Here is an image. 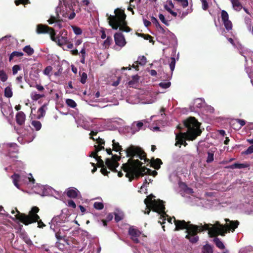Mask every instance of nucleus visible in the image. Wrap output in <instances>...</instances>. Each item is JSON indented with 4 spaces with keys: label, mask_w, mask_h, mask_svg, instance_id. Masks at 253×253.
<instances>
[{
    "label": "nucleus",
    "mask_w": 253,
    "mask_h": 253,
    "mask_svg": "<svg viewBox=\"0 0 253 253\" xmlns=\"http://www.w3.org/2000/svg\"><path fill=\"white\" fill-rule=\"evenodd\" d=\"M115 44L121 47H124L126 44V41L124 36L122 33L117 32L114 36Z\"/></svg>",
    "instance_id": "ddd939ff"
},
{
    "label": "nucleus",
    "mask_w": 253,
    "mask_h": 253,
    "mask_svg": "<svg viewBox=\"0 0 253 253\" xmlns=\"http://www.w3.org/2000/svg\"><path fill=\"white\" fill-rule=\"evenodd\" d=\"M202 3V8L204 10L208 9L209 7V4L206 0H201Z\"/></svg>",
    "instance_id": "5fc2aeb1"
},
{
    "label": "nucleus",
    "mask_w": 253,
    "mask_h": 253,
    "mask_svg": "<svg viewBox=\"0 0 253 253\" xmlns=\"http://www.w3.org/2000/svg\"><path fill=\"white\" fill-rule=\"evenodd\" d=\"M79 244V242H78V241L73 238H71V247H72V248H76V246H74V245H78Z\"/></svg>",
    "instance_id": "0e129e2a"
},
{
    "label": "nucleus",
    "mask_w": 253,
    "mask_h": 253,
    "mask_svg": "<svg viewBox=\"0 0 253 253\" xmlns=\"http://www.w3.org/2000/svg\"><path fill=\"white\" fill-rule=\"evenodd\" d=\"M24 241L29 246L33 245V242L28 237H25L24 238Z\"/></svg>",
    "instance_id": "680f3d73"
},
{
    "label": "nucleus",
    "mask_w": 253,
    "mask_h": 253,
    "mask_svg": "<svg viewBox=\"0 0 253 253\" xmlns=\"http://www.w3.org/2000/svg\"><path fill=\"white\" fill-rule=\"evenodd\" d=\"M93 207L96 210H101L104 208V205L101 202H96L93 204Z\"/></svg>",
    "instance_id": "a19ab883"
},
{
    "label": "nucleus",
    "mask_w": 253,
    "mask_h": 253,
    "mask_svg": "<svg viewBox=\"0 0 253 253\" xmlns=\"http://www.w3.org/2000/svg\"><path fill=\"white\" fill-rule=\"evenodd\" d=\"M253 153V145L249 146L248 149L243 152L246 155L251 154Z\"/></svg>",
    "instance_id": "603ef678"
},
{
    "label": "nucleus",
    "mask_w": 253,
    "mask_h": 253,
    "mask_svg": "<svg viewBox=\"0 0 253 253\" xmlns=\"http://www.w3.org/2000/svg\"><path fill=\"white\" fill-rule=\"evenodd\" d=\"M112 143L113 150L116 152H119L120 154L122 155L121 152L124 151V150H123L122 146L120 145L119 142H116L114 139L112 140Z\"/></svg>",
    "instance_id": "5701e85b"
},
{
    "label": "nucleus",
    "mask_w": 253,
    "mask_h": 253,
    "mask_svg": "<svg viewBox=\"0 0 253 253\" xmlns=\"http://www.w3.org/2000/svg\"><path fill=\"white\" fill-rule=\"evenodd\" d=\"M214 243L215 244L216 247L220 249H224L225 246L223 243L220 240V239L217 237L213 239Z\"/></svg>",
    "instance_id": "7c9ffc66"
},
{
    "label": "nucleus",
    "mask_w": 253,
    "mask_h": 253,
    "mask_svg": "<svg viewBox=\"0 0 253 253\" xmlns=\"http://www.w3.org/2000/svg\"><path fill=\"white\" fill-rule=\"evenodd\" d=\"M171 83L169 82H162L159 84V86L163 88H168L170 86Z\"/></svg>",
    "instance_id": "de8ad7c7"
},
{
    "label": "nucleus",
    "mask_w": 253,
    "mask_h": 253,
    "mask_svg": "<svg viewBox=\"0 0 253 253\" xmlns=\"http://www.w3.org/2000/svg\"><path fill=\"white\" fill-rule=\"evenodd\" d=\"M225 29L228 31H230L232 29V23L229 20L223 22Z\"/></svg>",
    "instance_id": "e433bc0d"
},
{
    "label": "nucleus",
    "mask_w": 253,
    "mask_h": 253,
    "mask_svg": "<svg viewBox=\"0 0 253 253\" xmlns=\"http://www.w3.org/2000/svg\"><path fill=\"white\" fill-rule=\"evenodd\" d=\"M139 80V76L137 75H134L132 76V80L129 81L128 83V84L131 86L133 87V85L136 84L138 83V81Z\"/></svg>",
    "instance_id": "393cba45"
},
{
    "label": "nucleus",
    "mask_w": 253,
    "mask_h": 253,
    "mask_svg": "<svg viewBox=\"0 0 253 253\" xmlns=\"http://www.w3.org/2000/svg\"><path fill=\"white\" fill-rule=\"evenodd\" d=\"M221 19L222 22H224L225 21H227L229 20V15L228 13L224 10H222L221 11Z\"/></svg>",
    "instance_id": "ea45409f"
},
{
    "label": "nucleus",
    "mask_w": 253,
    "mask_h": 253,
    "mask_svg": "<svg viewBox=\"0 0 253 253\" xmlns=\"http://www.w3.org/2000/svg\"><path fill=\"white\" fill-rule=\"evenodd\" d=\"M35 87L40 91H43L44 90L43 86L41 84H37Z\"/></svg>",
    "instance_id": "338daca9"
},
{
    "label": "nucleus",
    "mask_w": 253,
    "mask_h": 253,
    "mask_svg": "<svg viewBox=\"0 0 253 253\" xmlns=\"http://www.w3.org/2000/svg\"><path fill=\"white\" fill-rule=\"evenodd\" d=\"M39 209L37 207H34L29 211V214L27 215L23 213H21L16 209L17 212L15 217L16 219L21 223L27 225L32 223L37 222L39 219L40 216L37 214L39 211Z\"/></svg>",
    "instance_id": "0eeeda50"
},
{
    "label": "nucleus",
    "mask_w": 253,
    "mask_h": 253,
    "mask_svg": "<svg viewBox=\"0 0 253 253\" xmlns=\"http://www.w3.org/2000/svg\"><path fill=\"white\" fill-rule=\"evenodd\" d=\"M112 42V38L110 37H108L107 38V39L103 42V46L106 48H108L109 46H110V45L111 44V43Z\"/></svg>",
    "instance_id": "58836bf2"
},
{
    "label": "nucleus",
    "mask_w": 253,
    "mask_h": 253,
    "mask_svg": "<svg viewBox=\"0 0 253 253\" xmlns=\"http://www.w3.org/2000/svg\"><path fill=\"white\" fill-rule=\"evenodd\" d=\"M139 170V171H140V174H143V175H141L140 176H139L138 177H136V176H135V175H133V173H130V175H129L128 176H126V177L128 178L129 179V181L130 182V181H132L134 179H138L140 177H142V176H143L144 175H146V174H149V175H151V173L152 172V170L149 169H147V168H146L145 166H142V165H141V166L139 167V168L138 169ZM137 174H136V175Z\"/></svg>",
    "instance_id": "9d476101"
},
{
    "label": "nucleus",
    "mask_w": 253,
    "mask_h": 253,
    "mask_svg": "<svg viewBox=\"0 0 253 253\" xmlns=\"http://www.w3.org/2000/svg\"><path fill=\"white\" fill-rule=\"evenodd\" d=\"M100 171L102 173V174H103L104 175H107V176L108 175V173H110V171H108L107 170V168H106V166L103 167H101V169L100 170Z\"/></svg>",
    "instance_id": "4d7b16f0"
},
{
    "label": "nucleus",
    "mask_w": 253,
    "mask_h": 253,
    "mask_svg": "<svg viewBox=\"0 0 253 253\" xmlns=\"http://www.w3.org/2000/svg\"><path fill=\"white\" fill-rule=\"evenodd\" d=\"M0 108L1 112L4 116H7L12 112L11 108L6 104V103L2 101L0 103Z\"/></svg>",
    "instance_id": "aec40b11"
},
{
    "label": "nucleus",
    "mask_w": 253,
    "mask_h": 253,
    "mask_svg": "<svg viewBox=\"0 0 253 253\" xmlns=\"http://www.w3.org/2000/svg\"><path fill=\"white\" fill-rule=\"evenodd\" d=\"M67 105L72 108H75L77 106V103L72 99H67L66 100Z\"/></svg>",
    "instance_id": "f704fd0d"
},
{
    "label": "nucleus",
    "mask_w": 253,
    "mask_h": 253,
    "mask_svg": "<svg viewBox=\"0 0 253 253\" xmlns=\"http://www.w3.org/2000/svg\"><path fill=\"white\" fill-rule=\"evenodd\" d=\"M37 32L38 34L48 33L52 41H55V32L53 28L48 27L47 25L39 24L37 27Z\"/></svg>",
    "instance_id": "6e6552de"
},
{
    "label": "nucleus",
    "mask_w": 253,
    "mask_h": 253,
    "mask_svg": "<svg viewBox=\"0 0 253 253\" xmlns=\"http://www.w3.org/2000/svg\"><path fill=\"white\" fill-rule=\"evenodd\" d=\"M203 101V99L202 98H197L195 99L194 102L195 103H197L198 104L197 105V107H201L202 106V102Z\"/></svg>",
    "instance_id": "e2e57ef3"
},
{
    "label": "nucleus",
    "mask_w": 253,
    "mask_h": 253,
    "mask_svg": "<svg viewBox=\"0 0 253 253\" xmlns=\"http://www.w3.org/2000/svg\"><path fill=\"white\" fill-rule=\"evenodd\" d=\"M155 196L153 194H150L147 197L144 201V204L146 205V207L149 206L151 207L152 210L161 214V218L166 220V217H168V215L165 212V206L164 204V202L162 200L158 199L156 200H153Z\"/></svg>",
    "instance_id": "39448f33"
},
{
    "label": "nucleus",
    "mask_w": 253,
    "mask_h": 253,
    "mask_svg": "<svg viewBox=\"0 0 253 253\" xmlns=\"http://www.w3.org/2000/svg\"><path fill=\"white\" fill-rule=\"evenodd\" d=\"M183 124L187 128V131L180 132L176 135V146L180 144L186 146L187 143L184 139L193 141L202 133V130L200 128L201 124L194 117H190L183 121Z\"/></svg>",
    "instance_id": "f03ea898"
},
{
    "label": "nucleus",
    "mask_w": 253,
    "mask_h": 253,
    "mask_svg": "<svg viewBox=\"0 0 253 253\" xmlns=\"http://www.w3.org/2000/svg\"><path fill=\"white\" fill-rule=\"evenodd\" d=\"M60 16L58 13L56 14V16H51L50 18L48 20V23L49 24H52L54 23H57V22L59 21Z\"/></svg>",
    "instance_id": "c85d7f7f"
},
{
    "label": "nucleus",
    "mask_w": 253,
    "mask_h": 253,
    "mask_svg": "<svg viewBox=\"0 0 253 253\" xmlns=\"http://www.w3.org/2000/svg\"><path fill=\"white\" fill-rule=\"evenodd\" d=\"M148 162L150 163L151 167L157 170H158L160 168L161 165L163 164L162 160L159 158L155 159L154 158H152L151 160H149Z\"/></svg>",
    "instance_id": "6ab92c4d"
},
{
    "label": "nucleus",
    "mask_w": 253,
    "mask_h": 253,
    "mask_svg": "<svg viewBox=\"0 0 253 253\" xmlns=\"http://www.w3.org/2000/svg\"><path fill=\"white\" fill-rule=\"evenodd\" d=\"M159 17L160 19L161 20V21L164 24H165L166 25H169L168 21L165 19V16H164V15L163 14H161V13L159 14Z\"/></svg>",
    "instance_id": "6e6d98bb"
},
{
    "label": "nucleus",
    "mask_w": 253,
    "mask_h": 253,
    "mask_svg": "<svg viewBox=\"0 0 253 253\" xmlns=\"http://www.w3.org/2000/svg\"><path fill=\"white\" fill-rule=\"evenodd\" d=\"M55 237L58 241H60L62 239H64L66 237V235L64 233V232L62 231V229H60L59 231L55 233Z\"/></svg>",
    "instance_id": "c756f323"
},
{
    "label": "nucleus",
    "mask_w": 253,
    "mask_h": 253,
    "mask_svg": "<svg viewBox=\"0 0 253 253\" xmlns=\"http://www.w3.org/2000/svg\"><path fill=\"white\" fill-rule=\"evenodd\" d=\"M72 28L76 35H80L82 34V30L79 27H77L76 26H72Z\"/></svg>",
    "instance_id": "79ce46f5"
},
{
    "label": "nucleus",
    "mask_w": 253,
    "mask_h": 253,
    "mask_svg": "<svg viewBox=\"0 0 253 253\" xmlns=\"http://www.w3.org/2000/svg\"><path fill=\"white\" fill-rule=\"evenodd\" d=\"M11 178L13 179V182L14 184V185L17 187H19V185L18 184V182L20 181L21 179V176L19 174L17 173H14L11 176Z\"/></svg>",
    "instance_id": "b1692460"
},
{
    "label": "nucleus",
    "mask_w": 253,
    "mask_h": 253,
    "mask_svg": "<svg viewBox=\"0 0 253 253\" xmlns=\"http://www.w3.org/2000/svg\"><path fill=\"white\" fill-rule=\"evenodd\" d=\"M141 232L137 229L133 227H130L128 229V234L130 236V239L135 243H139V240L138 237H140Z\"/></svg>",
    "instance_id": "f8f14e48"
},
{
    "label": "nucleus",
    "mask_w": 253,
    "mask_h": 253,
    "mask_svg": "<svg viewBox=\"0 0 253 253\" xmlns=\"http://www.w3.org/2000/svg\"><path fill=\"white\" fill-rule=\"evenodd\" d=\"M173 217L174 218V223L175 225V231L182 229H186V231H187V229L190 228L191 225H195L191 224L190 221L186 222L184 220H176L174 217Z\"/></svg>",
    "instance_id": "1a4fd4ad"
},
{
    "label": "nucleus",
    "mask_w": 253,
    "mask_h": 253,
    "mask_svg": "<svg viewBox=\"0 0 253 253\" xmlns=\"http://www.w3.org/2000/svg\"><path fill=\"white\" fill-rule=\"evenodd\" d=\"M114 15L106 14L108 24L112 28L115 30L119 28L122 32L131 31V29L127 26V22L126 20V15L124 10L117 8L114 10Z\"/></svg>",
    "instance_id": "7ed1b4c3"
},
{
    "label": "nucleus",
    "mask_w": 253,
    "mask_h": 253,
    "mask_svg": "<svg viewBox=\"0 0 253 253\" xmlns=\"http://www.w3.org/2000/svg\"><path fill=\"white\" fill-rule=\"evenodd\" d=\"M23 51L27 53L28 56H31L34 53V49L30 45L25 46L23 48Z\"/></svg>",
    "instance_id": "bb28decb"
},
{
    "label": "nucleus",
    "mask_w": 253,
    "mask_h": 253,
    "mask_svg": "<svg viewBox=\"0 0 253 253\" xmlns=\"http://www.w3.org/2000/svg\"><path fill=\"white\" fill-rule=\"evenodd\" d=\"M66 195L69 198L75 199L80 195V193L77 189L71 187L67 190Z\"/></svg>",
    "instance_id": "a211bd4d"
},
{
    "label": "nucleus",
    "mask_w": 253,
    "mask_h": 253,
    "mask_svg": "<svg viewBox=\"0 0 253 253\" xmlns=\"http://www.w3.org/2000/svg\"><path fill=\"white\" fill-rule=\"evenodd\" d=\"M214 152L213 151H209L208 152V157L207 159V162L210 163L213 161Z\"/></svg>",
    "instance_id": "4c0bfd02"
},
{
    "label": "nucleus",
    "mask_w": 253,
    "mask_h": 253,
    "mask_svg": "<svg viewBox=\"0 0 253 253\" xmlns=\"http://www.w3.org/2000/svg\"><path fill=\"white\" fill-rule=\"evenodd\" d=\"M68 206L73 208V209H75L76 208L75 203L72 200H70L68 201Z\"/></svg>",
    "instance_id": "052dcab7"
},
{
    "label": "nucleus",
    "mask_w": 253,
    "mask_h": 253,
    "mask_svg": "<svg viewBox=\"0 0 253 253\" xmlns=\"http://www.w3.org/2000/svg\"><path fill=\"white\" fill-rule=\"evenodd\" d=\"M31 125L36 131L40 130L42 127V124L39 121H32Z\"/></svg>",
    "instance_id": "cd10ccee"
},
{
    "label": "nucleus",
    "mask_w": 253,
    "mask_h": 253,
    "mask_svg": "<svg viewBox=\"0 0 253 253\" xmlns=\"http://www.w3.org/2000/svg\"><path fill=\"white\" fill-rule=\"evenodd\" d=\"M236 121L240 125V128L246 124V121L244 120L237 119Z\"/></svg>",
    "instance_id": "13d9d810"
},
{
    "label": "nucleus",
    "mask_w": 253,
    "mask_h": 253,
    "mask_svg": "<svg viewBox=\"0 0 253 253\" xmlns=\"http://www.w3.org/2000/svg\"><path fill=\"white\" fill-rule=\"evenodd\" d=\"M165 9L168 11L169 13H170L173 16L176 17L177 14L176 12L173 11L171 8H170L168 5H165L164 6Z\"/></svg>",
    "instance_id": "c03bdc74"
},
{
    "label": "nucleus",
    "mask_w": 253,
    "mask_h": 253,
    "mask_svg": "<svg viewBox=\"0 0 253 253\" xmlns=\"http://www.w3.org/2000/svg\"><path fill=\"white\" fill-rule=\"evenodd\" d=\"M141 36L144 38V39L146 40H149L150 42H153L154 43V41L152 39V37L148 34H142Z\"/></svg>",
    "instance_id": "09e8293b"
},
{
    "label": "nucleus",
    "mask_w": 253,
    "mask_h": 253,
    "mask_svg": "<svg viewBox=\"0 0 253 253\" xmlns=\"http://www.w3.org/2000/svg\"><path fill=\"white\" fill-rule=\"evenodd\" d=\"M115 220L116 222H118L123 219V216L117 213H115Z\"/></svg>",
    "instance_id": "864d4df0"
},
{
    "label": "nucleus",
    "mask_w": 253,
    "mask_h": 253,
    "mask_svg": "<svg viewBox=\"0 0 253 253\" xmlns=\"http://www.w3.org/2000/svg\"><path fill=\"white\" fill-rule=\"evenodd\" d=\"M4 93V96L7 98L11 97L13 95L11 88L9 86H7L5 88Z\"/></svg>",
    "instance_id": "72a5a7b5"
},
{
    "label": "nucleus",
    "mask_w": 253,
    "mask_h": 253,
    "mask_svg": "<svg viewBox=\"0 0 253 253\" xmlns=\"http://www.w3.org/2000/svg\"><path fill=\"white\" fill-rule=\"evenodd\" d=\"M64 32H65V35L62 36V35L63 34V32L61 34V32H60V34H61V37H55L56 41L54 42H56L60 46H62V45L68 43V38L66 36L67 35V32L65 30H64Z\"/></svg>",
    "instance_id": "2eb2a0df"
},
{
    "label": "nucleus",
    "mask_w": 253,
    "mask_h": 253,
    "mask_svg": "<svg viewBox=\"0 0 253 253\" xmlns=\"http://www.w3.org/2000/svg\"><path fill=\"white\" fill-rule=\"evenodd\" d=\"M124 151L126 154V157L129 158L127 162L122 166L123 170L126 172V176H128L131 173L133 175L136 174L137 177L141 175L138 169L143 163L138 160H134V158L137 156L140 160H144V162H148L149 159L147 158L146 153L141 148L133 145H130Z\"/></svg>",
    "instance_id": "f257e3e1"
},
{
    "label": "nucleus",
    "mask_w": 253,
    "mask_h": 253,
    "mask_svg": "<svg viewBox=\"0 0 253 253\" xmlns=\"http://www.w3.org/2000/svg\"><path fill=\"white\" fill-rule=\"evenodd\" d=\"M31 98L33 101H37L44 97V94H38L36 92H32L30 95Z\"/></svg>",
    "instance_id": "a878e982"
},
{
    "label": "nucleus",
    "mask_w": 253,
    "mask_h": 253,
    "mask_svg": "<svg viewBox=\"0 0 253 253\" xmlns=\"http://www.w3.org/2000/svg\"><path fill=\"white\" fill-rule=\"evenodd\" d=\"M121 159V155L118 156L117 155H112V157L110 158H107L106 159V165L109 169L114 168L113 164L114 163H117V161H119Z\"/></svg>",
    "instance_id": "dca6fc26"
},
{
    "label": "nucleus",
    "mask_w": 253,
    "mask_h": 253,
    "mask_svg": "<svg viewBox=\"0 0 253 253\" xmlns=\"http://www.w3.org/2000/svg\"><path fill=\"white\" fill-rule=\"evenodd\" d=\"M94 141H96V143L98 144V145H101L105 144V141L103 139H102L98 137L97 138H95L94 137H91Z\"/></svg>",
    "instance_id": "49530a36"
},
{
    "label": "nucleus",
    "mask_w": 253,
    "mask_h": 253,
    "mask_svg": "<svg viewBox=\"0 0 253 253\" xmlns=\"http://www.w3.org/2000/svg\"><path fill=\"white\" fill-rule=\"evenodd\" d=\"M8 146V153L10 157L17 158L16 154L18 153V145L14 143H10L7 145Z\"/></svg>",
    "instance_id": "4468645a"
},
{
    "label": "nucleus",
    "mask_w": 253,
    "mask_h": 253,
    "mask_svg": "<svg viewBox=\"0 0 253 253\" xmlns=\"http://www.w3.org/2000/svg\"><path fill=\"white\" fill-rule=\"evenodd\" d=\"M211 226H212V224L211 223H205L204 225L200 223L198 225H191L187 231H186L187 234L186 235L185 238L188 239L191 243H196L199 239V237L197 235L198 233L206 230H208L209 232L211 228Z\"/></svg>",
    "instance_id": "423d86ee"
},
{
    "label": "nucleus",
    "mask_w": 253,
    "mask_h": 253,
    "mask_svg": "<svg viewBox=\"0 0 253 253\" xmlns=\"http://www.w3.org/2000/svg\"><path fill=\"white\" fill-rule=\"evenodd\" d=\"M68 217V214L66 213H64L63 210H62L60 214L53 217L51 222L53 224L55 223L57 225L65 223L67 221Z\"/></svg>",
    "instance_id": "9b49d317"
},
{
    "label": "nucleus",
    "mask_w": 253,
    "mask_h": 253,
    "mask_svg": "<svg viewBox=\"0 0 253 253\" xmlns=\"http://www.w3.org/2000/svg\"><path fill=\"white\" fill-rule=\"evenodd\" d=\"M80 74V76H81L80 82L83 84H84L86 83V80H87V75L86 73H85L84 72H83L81 74Z\"/></svg>",
    "instance_id": "37998d69"
},
{
    "label": "nucleus",
    "mask_w": 253,
    "mask_h": 253,
    "mask_svg": "<svg viewBox=\"0 0 253 253\" xmlns=\"http://www.w3.org/2000/svg\"><path fill=\"white\" fill-rule=\"evenodd\" d=\"M16 122L19 126H22L25 124L26 115L22 111L18 112L16 115Z\"/></svg>",
    "instance_id": "f3484780"
},
{
    "label": "nucleus",
    "mask_w": 253,
    "mask_h": 253,
    "mask_svg": "<svg viewBox=\"0 0 253 253\" xmlns=\"http://www.w3.org/2000/svg\"><path fill=\"white\" fill-rule=\"evenodd\" d=\"M250 164L248 163H244V164H238L235 163L233 165L227 166L225 167L226 169H243L246 168H248L250 167Z\"/></svg>",
    "instance_id": "412c9836"
},
{
    "label": "nucleus",
    "mask_w": 253,
    "mask_h": 253,
    "mask_svg": "<svg viewBox=\"0 0 253 253\" xmlns=\"http://www.w3.org/2000/svg\"><path fill=\"white\" fill-rule=\"evenodd\" d=\"M8 76L5 72L3 70H0V79L1 82H5L7 81Z\"/></svg>",
    "instance_id": "c9c22d12"
},
{
    "label": "nucleus",
    "mask_w": 253,
    "mask_h": 253,
    "mask_svg": "<svg viewBox=\"0 0 253 253\" xmlns=\"http://www.w3.org/2000/svg\"><path fill=\"white\" fill-rule=\"evenodd\" d=\"M21 70V67L19 65H15L12 67V73L13 75L17 74V72Z\"/></svg>",
    "instance_id": "8fccbe9b"
},
{
    "label": "nucleus",
    "mask_w": 253,
    "mask_h": 253,
    "mask_svg": "<svg viewBox=\"0 0 253 253\" xmlns=\"http://www.w3.org/2000/svg\"><path fill=\"white\" fill-rule=\"evenodd\" d=\"M151 20L152 22L156 25L157 28H158V26L160 25V23L158 22L157 19L154 16H152L151 17Z\"/></svg>",
    "instance_id": "bf43d9fd"
},
{
    "label": "nucleus",
    "mask_w": 253,
    "mask_h": 253,
    "mask_svg": "<svg viewBox=\"0 0 253 253\" xmlns=\"http://www.w3.org/2000/svg\"><path fill=\"white\" fill-rule=\"evenodd\" d=\"M143 21L145 26L146 27H149L151 25V22L145 19H143Z\"/></svg>",
    "instance_id": "774afa93"
},
{
    "label": "nucleus",
    "mask_w": 253,
    "mask_h": 253,
    "mask_svg": "<svg viewBox=\"0 0 253 253\" xmlns=\"http://www.w3.org/2000/svg\"><path fill=\"white\" fill-rule=\"evenodd\" d=\"M204 253H212V249L210 247H205L204 248Z\"/></svg>",
    "instance_id": "69168bd1"
},
{
    "label": "nucleus",
    "mask_w": 253,
    "mask_h": 253,
    "mask_svg": "<svg viewBox=\"0 0 253 253\" xmlns=\"http://www.w3.org/2000/svg\"><path fill=\"white\" fill-rule=\"evenodd\" d=\"M23 55V53L22 52L14 51L10 54L9 57V61H11L14 57H20L22 56Z\"/></svg>",
    "instance_id": "2f4dec72"
},
{
    "label": "nucleus",
    "mask_w": 253,
    "mask_h": 253,
    "mask_svg": "<svg viewBox=\"0 0 253 253\" xmlns=\"http://www.w3.org/2000/svg\"><path fill=\"white\" fill-rule=\"evenodd\" d=\"M175 65V59L174 57L170 58V62L169 63V67L171 71L172 72L174 69Z\"/></svg>",
    "instance_id": "a18cd8bd"
},
{
    "label": "nucleus",
    "mask_w": 253,
    "mask_h": 253,
    "mask_svg": "<svg viewBox=\"0 0 253 253\" xmlns=\"http://www.w3.org/2000/svg\"><path fill=\"white\" fill-rule=\"evenodd\" d=\"M147 60L146 58L144 56H141L138 57V60L136 62L137 64H139L141 66H143L145 65L146 63Z\"/></svg>",
    "instance_id": "473e14b6"
},
{
    "label": "nucleus",
    "mask_w": 253,
    "mask_h": 253,
    "mask_svg": "<svg viewBox=\"0 0 253 253\" xmlns=\"http://www.w3.org/2000/svg\"><path fill=\"white\" fill-rule=\"evenodd\" d=\"M231 3L234 9L236 11H239L243 8L240 0H231Z\"/></svg>",
    "instance_id": "4be33fe9"
},
{
    "label": "nucleus",
    "mask_w": 253,
    "mask_h": 253,
    "mask_svg": "<svg viewBox=\"0 0 253 253\" xmlns=\"http://www.w3.org/2000/svg\"><path fill=\"white\" fill-rule=\"evenodd\" d=\"M52 70V68L50 66H47L43 71V73L46 75H49Z\"/></svg>",
    "instance_id": "3c124183"
},
{
    "label": "nucleus",
    "mask_w": 253,
    "mask_h": 253,
    "mask_svg": "<svg viewBox=\"0 0 253 253\" xmlns=\"http://www.w3.org/2000/svg\"><path fill=\"white\" fill-rule=\"evenodd\" d=\"M239 224L238 220L231 221L229 224L226 223L224 225L220 224L219 222L217 221L214 225L212 224L211 228L209 230L208 234L210 237H216L217 235L224 236L227 232L230 230L234 231Z\"/></svg>",
    "instance_id": "20e7f679"
}]
</instances>
